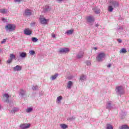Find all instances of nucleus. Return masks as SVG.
Wrapping results in <instances>:
<instances>
[{
	"mask_svg": "<svg viewBox=\"0 0 129 129\" xmlns=\"http://www.w3.org/2000/svg\"><path fill=\"white\" fill-rule=\"evenodd\" d=\"M99 25H98V24H96L95 27H99Z\"/></svg>",
	"mask_w": 129,
	"mask_h": 129,
	"instance_id": "47",
	"label": "nucleus"
},
{
	"mask_svg": "<svg viewBox=\"0 0 129 129\" xmlns=\"http://www.w3.org/2000/svg\"><path fill=\"white\" fill-rule=\"evenodd\" d=\"M117 42H119V43H122V40H121V39H119V38L117 39Z\"/></svg>",
	"mask_w": 129,
	"mask_h": 129,
	"instance_id": "39",
	"label": "nucleus"
},
{
	"mask_svg": "<svg viewBox=\"0 0 129 129\" xmlns=\"http://www.w3.org/2000/svg\"><path fill=\"white\" fill-rule=\"evenodd\" d=\"M106 56V54H105V52H99L97 56L96 57V59L97 61L98 62H102L103 60L105 59V56Z\"/></svg>",
	"mask_w": 129,
	"mask_h": 129,
	"instance_id": "2",
	"label": "nucleus"
},
{
	"mask_svg": "<svg viewBox=\"0 0 129 129\" xmlns=\"http://www.w3.org/2000/svg\"><path fill=\"white\" fill-rule=\"evenodd\" d=\"M70 51V50L69 48H62L59 49L58 51V53L60 54H66L67 53H69Z\"/></svg>",
	"mask_w": 129,
	"mask_h": 129,
	"instance_id": "5",
	"label": "nucleus"
},
{
	"mask_svg": "<svg viewBox=\"0 0 129 129\" xmlns=\"http://www.w3.org/2000/svg\"><path fill=\"white\" fill-rule=\"evenodd\" d=\"M19 111V108L14 107L12 110H11V113H15Z\"/></svg>",
	"mask_w": 129,
	"mask_h": 129,
	"instance_id": "21",
	"label": "nucleus"
},
{
	"mask_svg": "<svg viewBox=\"0 0 129 129\" xmlns=\"http://www.w3.org/2000/svg\"><path fill=\"white\" fill-rule=\"evenodd\" d=\"M13 59H14V60H17V58L16 57V55L14 54H10V59H9L7 60V63H8V64H10V63H12V62H13Z\"/></svg>",
	"mask_w": 129,
	"mask_h": 129,
	"instance_id": "6",
	"label": "nucleus"
},
{
	"mask_svg": "<svg viewBox=\"0 0 129 129\" xmlns=\"http://www.w3.org/2000/svg\"><path fill=\"white\" fill-rule=\"evenodd\" d=\"M2 108V105L0 104V109Z\"/></svg>",
	"mask_w": 129,
	"mask_h": 129,
	"instance_id": "48",
	"label": "nucleus"
},
{
	"mask_svg": "<svg viewBox=\"0 0 129 129\" xmlns=\"http://www.w3.org/2000/svg\"><path fill=\"white\" fill-rule=\"evenodd\" d=\"M51 36L52 38H56V35H55L54 34H52Z\"/></svg>",
	"mask_w": 129,
	"mask_h": 129,
	"instance_id": "41",
	"label": "nucleus"
},
{
	"mask_svg": "<svg viewBox=\"0 0 129 129\" xmlns=\"http://www.w3.org/2000/svg\"><path fill=\"white\" fill-rule=\"evenodd\" d=\"M52 9H51V8H50V7H49L48 6H46L44 8L43 11H44V12H50V11Z\"/></svg>",
	"mask_w": 129,
	"mask_h": 129,
	"instance_id": "17",
	"label": "nucleus"
},
{
	"mask_svg": "<svg viewBox=\"0 0 129 129\" xmlns=\"http://www.w3.org/2000/svg\"><path fill=\"white\" fill-rule=\"evenodd\" d=\"M63 99V97L61 96H59L56 99V102L57 103H61V100Z\"/></svg>",
	"mask_w": 129,
	"mask_h": 129,
	"instance_id": "19",
	"label": "nucleus"
},
{
	"mask_svg": "<svg viewBox=\"0 0 129 129\" xmlns=\"http://www.w3.org/2000/svg\"><path fill=\"white\" fill-rule=\"evenodd\" d=\"M32 42H38V39L36 37H32Z\"/></svg>",
	"mask_w": 129,
	"mask_h": 129,
	"instance_id": "33",
	"label": "nucleus"
},
{
	"mask_svg": "<svg viewBox=\"0 0 129 129\" xmlns=\"http://www.w3.org/2000/svg\"><path fill=\"white\" fill-rule=\"evenodd\" d=\"M13 70H14V71H21V70H22V66H16V67L13 68Z\"/></svg>",
	"mask_w": 129,
	"mask_h": 129,
	"instance_id": "15",
	"label": "nucleus"
},
{
	"mask_svg": "<svg viewBox=\"0 0 129 129\" xmlns=\"http://www.w3.org/2000/svg\"><path fill=\"white\" fill-rule=\"evenodd\" d=\"M93 49H94V50H97V47H93Z\"/></svg>",
	"mask_w": 129,
	"mask_h": 129,
	"instance_id": "43",
	"label": "nucleus"
},
{
	"mask_svg": "<svg viewBox=\"0 0 129 129\" xmlns=\"http://www.w3.org/2000/svg\"><path fill=\"white\" fill-rule=\"evenodd\" d=\"M93 10L95 14H99L100 13V10L97 7L94 8Z\"/></svg>",
	"mask_w": 129,
	"mask_h": 129,
	"instance_id": "18",
	"label": "nucleus"
},
{
	"mask_svg": "<svg viewBox=\"0 0 129 129\" xmlns=\"http://www.w3.org/2000/svg\"><path fill=\"white\" fill-rule=\"evenodd\" d=\"M57 77H58V74H55L54 75L51 76L50 79L51 80H55Z\"/></svg>",
	"mask_w": 129,
	"mask_h": 129,
	"instance_id": "28",
	"label": "nucleus"
},
{
	"mask_svg": "<svg viewBox=\"0 0 129 129\" xmlns=\"http://www.w3.org/2000/svg\"><path fill=\"white\" fill-rule=\"evenodd\" d=\"M16 25L9 24L6 26L5 29L6 31H9V32H13L16 30Z\"/></svg>",
	"mask_w": 129,
	"mask_h": 129,
	"instance_id": "3",
	"label": "nucleus"
},
{
	"mask_svg": "<svg viewBox=\"0 0 129 129\" xmlns=\"http://www.w3.org/2000/svg\"><path fill=\"white\" fill-rule=\"evenodd\" d=\"M106 129H113V127H112V125L110 124H107Z\"/></svg>",
	"mask_w": 129,
	"mask_h": 129,
	"instance_id": "29",
	"label": "nucleus"
},
{
	"mask_svg": "<svg viewBox=\"0 0 129 129\" xmlns=\"http://www.w3.org/2000/svg\"><path fill=\"white\" fill-rule=\"evenodd\" d=\"M23 0H14V2H15V3H20Z\"/></svg>",
	"mask_w": 129,
	"mask_h": 129,
	"instance_id": "40",
	"label": "nucleus"
},
{
	"mask_svg": "<svg viewBox=\"0 0 129 129\" xmlns=\"http://www.w3.org/2000/svg\"><path fill=\"white\" fill-rule=\"evenodd\" d=\"M106 107L107 109H111L112 108V104L111 101L108 102L106 104Z\"/></svg>",
	"mask_w": 129,
	"mask_h": 129,
	"instance_id": "12",
	"label": "nucleus"
},
{
	"mask_svg": "<svg viewBox=\"0 0 129 129\" xmlns=\"http://www.w3.org/2000/svg\"><path fill=\"white\" fill-rule=\"evenodd\" d=\"M38 88H39V87H38V86H34L32 87L33 90H37V89H38Z\"/></svg>",
	"mask_w": 129,
	"mask_h": 129,
	"instance_id": "35",
	"label": "nucleus"
},
{
	"mask_svg": "<svg viewBox=\"0 0 129 129\" xmlns=\"http://www.w3.org/2000/svg\"><path fill=\"white\" fill-rule=\"evenodd\" d=\"M109 6L108 7V11L111 13L113 11V9L118 8L119 7V3L115 0H110L109 2Z\"/></svg>",
	"mask_w": 129,
	"mask_h": 129,
	"instance_id": "1",
	"label": "nucleus"
},
{
	"mask_svg": "<svg viewBox=\"0 0 129 129\" xmlns=\"http://www.w3.org/2000/svg\"><path fill=\"white\" fill-rule=\"evenodd\" d=\"M0 13H1V14H8V10L7 9H0Z\"/></svg>",
	"mask_w": 129,
	"mask_h": 129,
	"instance_id": "27",
	"label": "nucleus"
},
{
	"mask_svg": "<svg viewBox=\"0 0 129 129\" xmlns=\"http://www.w3.org/2000/svg\"><path fill=\"white\" fill-rule=\"evenodd\" d=\"M60 126H61V128L62 129H66L67 127H68V126L64 123L60 124Z\"/></svg>",
	"mask_w": 129,
	"mask_h": 129,
	"instance_id": "26",
	"label": "nucleus"
},
{
	"mask_svg": "<svg viewBox=\"0 0 129 129\" xmlns=\"http://www.w3.org/2000/svg\"><path fill=\"white\" fill-rule=\"evenodd\" d=\"M58 3H61V2H63V0H56Z\"/></svg>",
	"mask_w": 129,
	"mask_h": 129,
	"instance_id": "42",
	"label": "nucleus"
},
{
	"mask_svg": "<svg viewBox=\"0 0 129 129\" xmlns=\"http://www.w3.org/2000/svg\"><path fill=\"white\" fill-rule=\"evenodd\" d=\"M72 85H73V83L72 81H69L67 85L68 89H71Z\"/></svg>",
	"mask_w": 129,
	"mask_h": 129,
	"instance_id": "20",
	"label": "nucleus"
},
{
	"mask_svg": "<svg viewBox=\"0 0 129 129\" xmlns=\"http://www.w3.org/2000/svg\"><path fill=\"white\" fill-rule=\"evenodd\" d=\"M2 21H3V22H5V21H6V19H5V18H2Z\"/></svg>",
	"mask_w": 129,
	"mask_h": 129,
	"instance_id": "46",
	"label": "nucleus"
},
{
	"mask_svg": "<svg viewBox=\"0 0 129 129\" xmlns=\"http://www.w3.org/2000/svg\"><path fill=\"white\" fill-rule=\"evenodd\" d=\"M25 94H26V90L21 89L19 91V95H21L22 97L25 96Z\"/></svg>",
	"mask_w": 129,
	"mask_h": 129,
	"instance_id": "16",
	"label": "nucleus"
},
{
	"mask_svg": "<svg viewBox=\"0 0 129 129\" xmlns=\"http://www.w3.org/2000/svg\"><path fill=\"white\" fill-rule=\"evenodd\" d=\"M111 67V64H108V66H107V67H108L109 68L110 67Z\"/></svg>",
	"mask_w": 129,
	"mask_h": 129,
	"instance_id": "44",
	"label": "nucleus"
},
{
	"mask_svg": "<svg viewBox=\"0 0 129 129\" xmlns=\"http://www.w3.org/2000/svg\"><path fill=\"white\" fill-rule=\"evenodd\" d=\"M35 25H36L35 22H33L31 23H30L31 27H34V26H35Z\"/></svg>",
	"mask_w": 129,
	"mask_h": 129,
	"instance_id": "37",
	"label": "nucleus"
},
{
	"mask_svg": "<svg viewBox=\"0 0 129 129\" xmlns=\"http://www.w3.org/2000/svg\"><path fill=\"white\" fill-rule=\"evenodd\" d=\"M87 22L89 23V24H91V23H93L94 22V17L93 16H88L87 17Z\"/></svg>",
	"mask_w": 129,
	"mask_h": 129,
	"instance_id": "9",
	"label": "nucleus"
},
{
	"mask_svg": "<svg viewBox=\"0 0 129 129\" xmlns=\"http://www.w3.org/2000/svg\"><path fill=\"white\" fill-rule=\"evenodd\" d=\"M31 126V124L29 123H24V124H21L20 125V127L21 129H27L29 128Z\"/></svg>",
	"mask_w": 129,
	"mask_h": 129,
	"instance_id": "8",
	"label": "nucleus"
},
{
	"mask_svg": "<svg viewBox=\"0 0 129 129\" xmlns=\"http://www.w3.org/2000/svg\"><path fill=\"white\" fill-rule=\"evenodd\" d=\"M32 13V10L27 9L25 10V12L23 15L24 16H26L27 17H30V16H31Z\"/></svg>",
	"mask_w": 129,
	"mask_h": 129,
	"instance_id": "7",
	"label": "nucleus"
},
{
	"mask_svg": "<svg viewBox=\"0 0 129 129\" xmlns=\"http://www.w3.org/2000/svg\"><path fill=\"white\" fill-rule=\"evenodd\" d=\"M20 56L21 58H25L27 56V53L25 52L20 53Z\"/></svg>",
	"mask_w": 129,
	"mask_h": 129,
	"instance_id": "25",
	"label": "nucleus"
},
{
	"mask_svg": "<svg viewBox=\"0 0 129 129\" xmlns=\"http://www.w3.org/2000/svg\"><path fill=\"white\" fill-rule=\"evenodd\" d=\"M119 129H129V127L127 125H122L119 126Z\"/></svg>",
	"mask_w": 129,
	"mask_h": 129,
	"instance_id": "24",
	"label": "nucleus"
},
{
	"mask_svg": "<svg viewBox=\"0 0 129 129\" xmlns=\"http://www.w3.org/2000/svg\"><path fill=\"white\" fill-rule=\"evenodd\" d=\"M36 52H35V51L34 50H30L29 51V53L30 54V55H31L32 56L35 55Z\"/></svg>",
	"mask_w": 129,
	"mask_h": 129,
	"instance_id": "31",
	"label": "nucleus"
},
{
	"mask_svg": "<svg viewBox=\"0 0 129 129\" xmlns=\"http://www.w3.org/2000/svg\"><path fill=\"white\" fill-rule=\"evenodd\" d=\"M73 119H75V117H68L67 118V120H69V121H71L72 120H73Z\"/></svg>",
	"mask_w": 129,
	"mask_h": 129,
	"instance_id": "32",
	"label": "nucleus"
},
{
	"mask_svg": "<svg viewBox=\"0 0 129 129\" xmlns=\"http://www.w3.org/2000/svg\"><path fill=\"white\" fill-rule=\"evenodd\" d=\"M10 98V95L8 94H5L3 95V99L4 102H9V98Z\"/></svg>",
	"mask_w": 129,
	"mask_h": 129,
	"instance_id": "10",
	"label": "nucleus"
},
{
	"mask_svg": "<svg viewBox=\"0 0 129 129\" xmlns=\"http://www.w3.org/2000/svg\"><path fill=\"white\" fill-rule=\"evenodd\" d=\"M116 93L118 95H121L124 94V90H123V87L119 86L116 87L115 89Z\"/></svg>",
	"mask_w": 129,
	"mask_h": 129,
	"instance_id": "4",
	"label": "nucleus"
},
{
	"mask_svg": "<svg viewBox=\"0 0 129 129\" xmlns=\"http://www.w3.org/2000/svg\"><path fill=\"white\" fill-rule=\"evenodd\" d=\"M6 42H7V39H4L2 41H1V44H5V43H6Z\"/></svg>",
	"mask_w": 129,
	"mask_h": 129,
	"instance_id": "38",
	"label": "nucleus"
},
{
	"mask_svg": "<svg viewBox=\"0 0 129 129\" xmlns=\"http://www.w3.org/2000/svg\"><path fill=\"white\" fill-rule=\"evenodd\" d=\"M80 80H81V81H84V80H86V76L84 75H82L80 78Z\"/></svg>",
	"mask_w": 129,
	"mask_h": 129,
	"instance_id": "22",
	"label": "nucleus"
},
{
	"mask_svg": "<svg viewBox=\"0 0 129 129\" xmlns=\"http://www.w3.org/2000/svg\"><path fill=\"white\" fill-rule=\"evenodd\" d=\"M119 30H122V28L120 27L118 29V31H119Z\"/></svg>",
	"mask_w": 129,
	"mask_h": 129,
	"instance_id": "45",
	"label": "nucleus"
},
{
	"mask_svg": "<svg viewBox=\"0 0 129 129\" xmlns=\"http://www.w3.org/2000/svg\"><path fill=\"white\" fill-rule=\"evenodd\" d=\"M86 64L87 66H90V65H91V61L88 60L86 61Z\"/></svg>",
	"mask_w": 129,
	"mask_h": 129,
	"instance_id": "36",
	"label": "nucleus"
},
{
	"mask_svg": "<svg viewBox=\"0 0 129 129\" xmlns=\"http://www.w3.org/2000/svg\"><path fill=\"white\" fill-rule=\"evenodd\" d=\"M24 34L25 35H27V36L31 35L32 34V30H30V29H29V28L26 29L24 30Z\"/></svg>",
	"mask_w": 129,
	"mask_h": 129,
	"instance_id": "14",
	"label": "nucleus"
},
{
	"mask_svg": "<svg viewBox=\"0 0 129 129\" xmlns=\"http://www.w3.org/2000/svg\"><path fill=\"white\" fill-rule=\"evenodd\" d=\"M39 20H40V22L42 25H46V24H47V22H48L47 19H45L44 18H40L39 19Z\"/></svg>",
	"mask_w": 129,
	"mask_h": 129,
	"instance_id": "13",
	"label": "nucleus"
},
{
	"mask_svg": "<svg viewBox=\"0 0 129 129\" xmlns=\"http://www.w3.org/2000/svg\"><path fill=\"white\" fill-rule=\"evenodd\" d=\"M33 111V108H28L26 109V112H31V111Z\"/></svg>",
	"mask_w": 129,
	"mask_h": 129,
	"instance_id": "30",
	"label": "nucleus"
},
{
	"mask_svg": "<svg viewBox=\"0 0 129 129\" xmlns=\"http://www.w3.org/2000/svg\"><path fill=\"white\" fill-rule=\"evenodd\" d=\"M73 32H74L73 29L69 30L66 32V34H67V35H72L73 34Z\"/></svg>",
	"mask_w": 129,
	"mask_h": 129,
	"instance_id": "23",
	"label": "nucleus"
},
{
	"mask_svg": "<svg viewBox=\"0 0 129 129\" xmlns=\"http://www.w3.org/2000/svg\"><path fill=\"white\" fill-rule=\"evenodd\" d=\"M120 52L121 53H126V49H125V48H122L121 50H120Z\"/></svg>",
	"mask_w": 129,
	"mask_h": 129,
	"instance_id": "34",
	"label": "nucleus"
},
{
	"mask_svg": "<svg viewBox=\"0 0 129 129\" xmlns=\"http://www.w3.org/2000/svg\"><path fill=\"white\" fill-rule=\"evenodd\" d=\"M83 55H84V52L80 51L76 55V57L78 59H81V58H83Z\"/></svg>",
	"mask_w": 129,
	"mask_h": 129,
	"instance_id": "11",
	"label": "nucleus"
}]
</instances>
